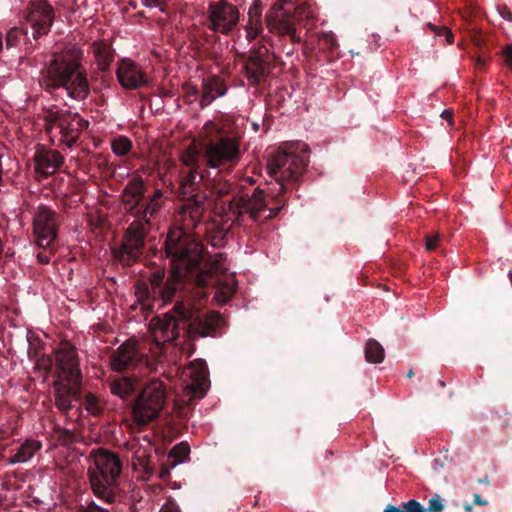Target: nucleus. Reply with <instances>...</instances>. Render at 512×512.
<instances>
[{
	"instance_id": "obj_41",
	"label": "nucleus",
	"mask_w": 512,
	"mask_h": 512,
	"mask_svg": "<svg viewBox=\"0 0 512 512\" xmlns=\"http://www.w3.org/2000/svg\"><path fill=\"white\" fill-rule=\"evenodd\" d=\"M173 467H170L168 464V460H166L165 463H163L159 470V478L162 480H167L170 477V469Z\"/></svg>"
},
{
	"instance_id": "obj_52",
	"label": "nucleus",
	"mask_w": 512,
	"mask_h": 512,
	"mask_svg": "<svg viewBox=\"0 0 512 512\" xmlns=\"http://www.w3.org/2000/svg\"><path fill=\"white\" fill-rule=\"evenodd\" d=\"M413 376H414V371H413V369H410V370L408 371V373H407V377H408V378H412Z\"/></svg>"
},
{
	"instance_id": "obj_54",
	"label": "nucleus",
	"mask_w": 512,
	"mask_h": 512,
	"mask_svg": "<svg viewBox=\"0 0 512 512\" xmlns=\"http://www.w3.org/2000/svg\"><path fill=\"white\" fill-rule=\"evenodd\" d=\"M64 434L70 438L72 437V433L69 430H64Z\"/></svg>"
},
{
	"instance_id": "obj_45",
	"label": "nucleus",
	"mask_w": 512,
	"mask_h": 512,
	"mask_svg": "<svg viewBox=\"0 0 512 512\" xmlns=\"http://www.w3.org/2000/svg\"><path fill=\"white\" fill-rule=\"evenodd\" d=\"M473 501L476 505H480V506H486L488 504V501L486 500H483L479 494L475 493L473 495Z\"/></svg>"
},
{
	"instance_id": "obj_49",
	"label": "nucleus",
	"mask_w": 512,
	"mask_h": 512,
	"mask_svg": "<svg viewBox=\"0 0 512 512\" xmlns=\"http://www.w3.org/2000/svg\"><path fill=\"white\" fill-rule=\"evenodd\" d=\"M187 93L191 96H197L199 94V90L196 86H190Z\"/></svg>"
},
{
	"instance_id": "obj_2",
	"label": "nucleus",
	"mask_w": 512,
	"mask_h": 512,
	"mask_svg": "<svg viewBox=\"0 0 512 512\" xmlns=\"http://www.w3.org/2000/svg\"><path fill=\"white\" fill-rule=\"evenodd\" d=\"M154 320L157 328L149 347L135 338L126 340L110 357L113 371L137 376L156 372L158 364L176 363L184 344L200 337H213L225 326L219 312L199 310L184 300H177L169 311Z\"/></svg>"
},
{
	"instance_id": "obj_35",
	"label": "nucleus",
	"mask_w": 512,
	"mask_h": 512,
	"mask_svg": "<svg viewBox=\"0 0 512 512\" xmlns=\"http://www.w3.org/2000/svg\"><path fill=\"white\" fill-rule=\"evenodd\" d=\"M143 6L147 8H158L161 12L166 13L168 2L167 0H141Z\"/></svg>"
},
{
	"instance_id": "obj_32",
	"label": "nucleus",
	"mask_w": 512,
	"mask_h": 512,
	"mask_svg": "<svg viewBox=\"0 0 512 512\" xmlns=\"http://www.w3.org/2000/svg\"><path fill=\"white\" fill-rule=\"evenodd\" d=\"M441 235L438 232L427 234L425 236V249L429 252L434 251L439 247Z\"/></svg>"
},
{
	"instance_id": "obj_19",
	"label": "nucleus",
	"mask_w": 512,
	"mask_h": 512,
	"mask_svg": "<svg viewBox=\"0 0 512 512\" xmlns=\"http://www.w3.org/2000/svg\"><path fill=\"white\" fill-rule=\"evenodd\" d=\"M190 376L192 378L191 390L194 395L203 397L206 393L205 384L207 382L206 363L199 359L192 362L189 366Z\"/></svg>"
},
{
	"instance_id": "obj_14",
	"label": "nucleus",
	"mask_w": 512,
	"mask_h": 512,
	"mask_svg": "<svg viewBox=\"0 0 512 512\" xmlns=\"http://www.w3.org/2000/svg\"><path fill=\"white\" fill-rule=\"evenodd\" d=\"M35 171L47 178L54 174L64 163V157L57 150L39 147L33 156Z\"/></svg>"
},
{
	"instance_id": "obj_7",
	"label": "nucleus",
	"mask_w": 512,
	"mask_h": 512,
	"mask_svg": "<svg viewBox=\"0 0 512 512\" xmlns=\"http://www.w3.org/2000/svg\"><path fill=\"white\" fill-rule=\"evenodd\" d=\"M88 460V475L94 494L106 504H112L115 501L114 487L122 470L118 455L99 448L91 451Z\"/></svg>"
},
{
	"instance_id": "obj_34",
	"label": "nucleus",
	"mask_w": 512,
	"mask_h": 512,
	"mask_svg": "<svg viewBox=\"0 0 512 512\" xmlns=\"http://www.w3.org/2000/svg\"><path fill=\"white\" fill-rule=\"evenodd\" d=\"M425 510L426 512H442L444 510V505L442 504L440 495L435 494L432 498H430L428 507Z\"/></svg>"
},
{
	"instance_id": "obj_8",
	"label": "nucleus",
	"mask_w": 512,
	"mask_h": 512,
	"mask_svg": "<svg viewBox=\"0 0 512 512\" xmlns=\"http://www.w3.org/2000/svg\"><path fill=\"white\" fill-rule=\"evenodd\" d=\"M166 387L159 379L150 380L141 390L133 405L134 420L147 425L158 417L166 401Z\"/></svg>"
},
{
	"instance_id": "obj_55",
	"label": "nucleus",
	"mask_w": 512,
	"mask_h": 512,
	"mask_svg": "<svg viewBox=\"0 0 512 512\" xmlns=\"http://www.w3.org/2000/svg\"><path fill=\"white\" fill-rule=\"evenodd\" d=\"M135 16H137V17H145L143 11L138 12Z\"/></svg>"
},
{
	"instance_id": "obj_27",
	"label": "nucleus",
	"mask_w": 512,
	"mask_h": 512,
	"mask_svg": "<svg viewBox=\"0 0 512 512\" xmlns=\"http://www.w3.org/2000/svg\"><path fill=\"white\" fill-rule=\"evenodd\" d=\"M111 148L117 156H125L130 152L132 142L125 136H119L112 141Z\"/></svg>"
},
{
	"instance_id": "obj_37",
	"label": "nucleus",
	"mask_w": 512,
	"mask_h": 512,
	"mask_svg": "<svg viewBox=\"0 0 512 512\" xmlns=\"http://www.w3.org/2000/svg\"><path fill=\"white\" fill-rule=\"evenodd\" d=\"M55 251V243H53V249H44L37 254V259L41 264H48L50 262V256Z\"/></svg>"
},
{
	"instance_id": "obj_46",
	"label": "nucleus",
	"mask_w": 512,
	"mask_h": 512,
	"mask_svg": "<svg viewBox=\"0 0 512 512\" xmlns=\"http://www.w3.org/2000/svg\"><path fill=\"white\" fill-rule=\"evenodd\" d=\"M475 66L479 70H484L486 67V61L483 57H478L475 61Z\"/></svg>"
},
{
	"instance_id": "obj_11",
	"label": "nucleus",
	"mask_w": 512,
	"mask_h": 512,
	"mask_svg": "<svg viewBox=\"0 0 512 512\" xmlns=\"http://www.w3.org/2000/svg\"><path fill=\"white\" fill-rule=\"evenodd\" d=\"M239 20V9L227 1L212 2L208 6L207 27L212 32L228 35L237 27Z\"/></svg>"
},
{
	"instance_id": "obj_48",
	"label": "nucleus",
	"mask_w": 512,
	"mask_h": 512,
	"mask_svg": "<svg viewBox=\"0 0 512 512\" xmlns=\"http://www.w3.org/2000/svg\"><path fill=\"white\" fill-rule=\"evenodd\" d=\"M441 117L448 120L450 123H452V119H453V112L450 111V110H445L443 111V113L441 114Z\"/></svg>"
},
{
	"instance_id": "obj_20",
	"label": "nucleus",
	"mask_w": 512,
	"mask_h": 512,
	"mask_svg": "<svg viewBox=\"0 0 512 512\" xmlns=\"http://www.w3.org/2000/svg\"><path fill=\"white\" fill-rule=\"evenodd\" d=\"M137 382V375L116 378L110 383L111 393L119 396L121 399H128L135 392Z\"/></svg>"
},
{
	"instance_id": "obj_51",
	"label": "nucleus",
	"mask_w": 512,
	"mask_h": 512,
	"mask_svg": "<svg viewBox=\"0 0 512 512\" xmlns=\"http://www.w3.org/2000/svg\"><path fill=\"white\" fill-rule=\"evenodd\" d=\"M128 4H129V6H130L131 8H133V9H136V8H137V6H138V5H137V2H136V1H134V0H130Z\"/></svg>"
},
{
	"instance_id": "obj_12",
	"label": "nucleus",
	"mask_w": 512,
	"mask_h": 512,
	"mask_svg": "<svg viewBox=\"0 0 512 512\" xmlns=\"http://www.w3.org/2000/svg\"><path fill=\"white\" fill-rule=\"evenodd\" d=\"M55 11L47 0H31L26 7V20L33 30V38L47 35L53 25Z\"/></svg>"
},
{
	"instance_id": "obj_18",
	"label": "nucleus",
	"mask_w": 512,
	"mask_h": 512,
	"mask_svg": "<svg viewBox=\"0 0 512 512\" xmlns=\"http://www.w3.org/2000/svg\"><path fill=\"white\" fill-rule=\"evenodd\" d=\"M263 6L260 0H254L253 4L249 7L247 16L248 22L245 26L246 38L248 41L256 39L264 30L262 21Z\"/></svg>"
},
{
	"instance_id": "obj_26",
	"label": "nucleus",
	"mask_w": 512,
	"mask_h": 512,
	"mask_svg": "<svg viewBox=\"0 0 512 512\" xmlns=\"http://www.w3.org/2000/svg\"><path fill=\"white\" fill-rule=\"evenodd\" d=\"M82 405L93 416H99L103 412V405L99 398L92 393L85 395Z\"/></svg>"
},
{
	"instance_id": "obj_25",
	"label": "nucleus",
	"mask_w": 512,
	"mask_h": 512,
	"mask_svg": "<svg viewBox=\"0 0 512 512\" xmlns=\"http://www.w3.org/2000/svg\"><path fill=\"white\" fill-rule=\"evenodd\" d=\"M383 512H426L424 506L415 499L402 502L400 506L388 504Z\"/></svg>"
},
{
	"instance_id": "obj_5",
	"label": "nucleus",
	"mask_w": 512,
	"mask_h": 512,
	"mask_svg": "<svg viewBox=\"0 0 512 512\" xmlns=\"http://www.w3.org/2000/svg\"><path fill=\"white\" fill-rule=\"evenodd\" d=\"M55 376L53 391L56 408L63 414L74 408L80 399L82 374L76 348L68 341L55 350Z\"/></svg>"
},
{
	"instance_id": "obj_24",
	"label": "nucleus",
	"mask_w": 512,
	"mask_h": 512,
	"mask_svg": "<svg viewBox=\"0 0 512 512\" xmlns=\"http://www.w3.org/2000/svg\"><path fill=\"white\" fill-rule=\"evenodd\" d=\"M385 352L382 345L375 339H369L365 346V359L369 363H381L384 360Z\"/></svg>"
},
{
	"instance_id": "obj_53",
	"label": "nucleus",
	"mask_w": 512,
	"mask_h": 512,
	"mask_svg": "<svg viewBox=\"0 0 512 512\" xmlns=\"http://www.w3.org/2000/svg\"><path fill=\"white\" fill-rule=\"evenodd\" d=\"M283 5L293 4V0H282Z\"/></svg>"
},
{
	"instance_id": "obj_17",
	"label": "nucleus",
	"mask_w": 512,
	"mask_h": 512,
	"mask_svg": "<svg viewBox=\"0 0 512 512\" xmlns=\"http://www.w3.org/2000/svg\"><path fill=\"white\" fill-rule=\"evenodd\" d=\"M228 91L225 81L218 75H211L202 80L199 105L202 109L209 106L214 100L224 96Z\"/></svg>"
},
{
	"instance_id": "obj_22",
	"label": "nucleus",
	"mask_w": 512,
	"mask_h": 512,
	"mask_svg": "<svg viewBox=\"0 0 512 512\" xmlns=\"http://www.w3.org/2000/svg\"><path fill=\"white\" fill-rule=\"evenodd\" d=\"M93 52L99 69L107 71L114 60L115 53L113 49L108 44L100 42L93 45Z\"/></svg>"
},
{
	"instance_id": "obj_44",
	"label": "nucleus",
	"mask_w": 512,
	"mask_h": 512,
	"mask_svg": "<svg viewBox=\"0 0 512 512\" xmlns=\"http://www.w3.org/2000/svg\"><path fill=\"white\" fill-rule=\"evenodd\" d=\"M498 10L504 19L512 21V13L506 6L499 7Z\"/></svg>"
},
{
	"instance_id": "obj_50",
	"label": "nucleus",
	"mask_w": 512,
	"mask_h": 512,
	"mask_svg": "<svg viewBox=\"0 0 512 512\" xmlns=\"http://www.w3.org/2000/svg\"><path fill=\"white\" fill-rule=\"evenodd\" d=\"M478 482L483 484H489V478L488 476H486L484 478L479 479Z\"/></svg>"
},
{
	"instance_id": "obj_16",
	"label": "nucleus",
	"mask_w": 512,
	"mask_h": 512,
	"mask_svg": "<svg viewBox=\"0 0 512 512\" xmlns=\"http://www.w3.org/2000/svg\"><path fill=\"white\" fill-rule=\"evenodd\" d=\"M89 122L83 119L79 114L68 113L62 121H60L59 134L61 135L60 141L66 144L68 147H72L77 140L81 132L86 129Z\"/></svg>"
},
{
	"instance_id": "obj_36",
	"label": "nucleus",
	"mask_w": 512,
	"mask_h": 512,
	"mask_svg": "<svg viewBox=\"0 0 512 512\" xmlns=\"http://www.w3.org/2000/svg\"><path fill=\"white\" fill-rule=\"evenodd\" d=\"M470 38L473 44L477 47H482L484 45V37L480 30L473 28L470 30Z\"/></svg>"
},
{
	"instance_id": "obj_9",
	"label": "nucleus",
	"mask_w": 512,
	"mask_h": 512,
	"mask_svg": "<svg viewBox=\"0 0 512 512\" xmlns=\"http://www.w3.org/2000/svg\"><path fill=\"white\" fill-rule=\"evenodd\" d=\"M283 10L281 17L267 13L265 15V23L269 32L275 35L271 45L272 47L290 58L296 51V44L300 42V37L296 33L293 21L284 16H288L292 9L281 6Z\"/></svg>"
},
{
	"instance_id": "obj_47",
	"label": "nucleus",
	"mask_w": 512,
	"mask_h": 512,
	"mask_svg": "<svg viewBox=\"0 0 512 512\" xmlns=\"http://www.w3.org/2000/svg\"><path fill=\"white\" fill-rule=\"evenodd\" d=\"M235 292V286L229 287L226 292L221 290V293H223L225 296L223 298V301L228 300Z\"/></svg>"
},
{
	"instance_id": "obj_28",
	"label": "nucleus",
	"mask_w": 512,
	"mask_h": 512,
	"mask_svg": "<svg viewBox=\"0 0 512 512\" xmlns=\"http://www.w3.org/2000/svg\"><path fill=\"white\" fill-rule=\"evenodd\" d=\"M68 113L60 110H49L45 115L46 122V131L47 133H51L54 127L59 128L60 121L66 116Z\"/></svg>"
},
{
	"instance_id": "obj_33",
	"label": "nucleus",
	"mask_w": 512,
	"mask_h": 512,
	"mask_svg": "<svg viewBox=\"0 0 512 512\" xmlns=\"http://www.w3.org/2000/svg\"><path fill=\"white\" fill-rule=\"evenodd\" d=\"M428 27L433 32H435L438 36H441V35L445 36L446 41H447L448 44H452L453 43V40H454L453 34H452L451 30L448 29L447 27H445V26L437 27L436 25H434L432 23H429Z\"/></svg>"
},
{
	"instance_id": "obj_42",
	"label": "nucleus",
	"mask_w": 512,
	"mask_h": 512,
	"mask_svg": "<svg viewBox=\"0 0 512 512\" xmlns=\"http://www.w3.org/2000/svg\"><path fill=\"white\" fill-rule=\"evenodd\" d=\"M139 465L143 466L144 471L146 473H151L153 471V468L149 465V456L144 455L137 458Z\"/></svg>"
},
{
	"instance_id": "obj_1",
	"label": "nucleus",
	"mask_w": 512,
	"mask_h": 512,
	"mask_svg": "<svg viewBox=\"0 0 512 512\" xmlns=\"http://www.w3.org/2000/svg\"><path fill=\"white\" fill-rule=\"evenodd\" d=\"M309 156V147L304 142L285 143L268 160V172L278 188L276 192L267 193L255 186L256 180L252 177L238 182L211 179L198 153L184 151L178 186V195L183 201L178 212L181 225L171 228L165 240L171 273L165 280V271L158 269L149 275L148 281L137 282L135 295L143 308L153 311L155 303L159 306L171 303L184 282L198 287L212 282L213 267L204 262L202 244L192 233L204 219L210 195L214 197L215 213L227 216L235 225L249 229L263 225L286 206V193L299 185Z\"/></svg>"
},
{
	"instance_id": "obj_13",
	"label": "nucleus",
	"mask_w": 512,
	"mask_h": 512,
	"mask_svg": "<svg viewBox=\"0 0 512 512\" xmlns=\"http://www.w3.org/2000/svg\"><path fill=\"white\" fill-rule=\"evenodd\" d=\"M277 58L276 53L270 52L264 45L251 50L245 63L246 76L250 83L257 85L263 81Z\"/></svg>"
},
{
	"instance_id": "obj_21",
	"label": "nucleus",
	"mask_w": 512,
	"mask_h": 512,
	"mask_svg": "<svg viewBox=\"0 0 512 512\" xmlns=\"http://www.w3.org/2000/svg\"><path fill=\"white\" fill-rule=\"evenodd\" d=\"M42 444L38 440L27 439L16 450L15 454L8 459V464L25 463L40 450Z\"/></svg>"
},
{
	"instance_id": "obj_4",
	"label": "nucleus",
	"mask_w": 512,
	"mask_h": 512,
	"mask_svg": "<svg viewBox=\"0 0 512 512\" xmlns=\"http://www.w3.org/2000/svg\"><path fill=\"white\" fill-rule=\"evenodd\" d=\"M204 167L219 169L235 166L241 159V127L228 116L209 121L202 128Z\"/></svg>"
},
{
	"instance_id": "obj_6",
	"label": "nucleus",
	"mask_w": 512,
	"mask_h": 512,
	"mask_svg": "<svg viewBox=\"0 0 512 512\" xmlns=\"http://www.w3.org/2000/svg\"><path fill=\"white\" fill-rule=\"evenodd\" d=\"M39 83L48 91L63 87L76 100H84L90 93L87 73L81 64L65 55H54L40 72Z\"/></svg>"
},
{
	"instance_id": "obj_38",
	"label": "nucleus",
	"mask_w": 512,
	"mask_h": 512,
	"mask_svg": "<svg viewBox=\"0 0 512 512\" xmlns=\"http://www.w3.org/2000/svg\"><path fill=\"white\" fill-rule=\"evenodd\" d=\"M293 10L297 18L309 17V7L306 3L297 4Z\"/></svg>"
},
{
	"instance_id": "obj_57",
	"label": "nucleus",
	"mask_w": 512,
	"mask_h": 512,
	"mask_svg": "<svg viewBox=\"0 0 512 512\" xmlns=\"http://www.w3.org/2000/svg\"><path fill=\"white\" fill-rule=\"evenodd\" d=\"M471 509H472V507H471L470 505H466V506H465V510H466V511H470Z\"/></svg>"
},
{
	"instance_id": "obj_30",
	"label": "nucleus",
	"mask_w": 512,
	"mask_h": 512,
	"mask_svg": "<svg viewBox=\"0 0 512 512\" xmlns=\"http://www.w3.org/2000/svg\"><path fill=\"white\" fill-rule=\"evenodd\" d=\"M26 35V32L19 27H12L6 33L5 43L6 48H14L17 47L20 43L21 39Z\"/></svg>"
},
{
	"instance_id": "obj_15",
	"label": "nucleus",
	"mask_w": 512,
	"mask_h": 512,
	"mask_svg": "<svg viewBox=\"0 0 512 512\" xmlns=\"http://www.w3.org/2000/svg\"><path fill=\"white\" fill-rule=\"evenodd\" d=\"M116 76L119 83L125 89H138L147 84L144 72L140 66L130 59H122L118 63Z\"/></svg>"
},
{
	"instance_id": "obj_3",
	"label": "nucleus",
	"mask_w": 512,
	"mask_h": 512,
	"mask_svg": "<svg viewBox=\"0 0 512 512\" xmlns=\"http://www.w3.org/2000/svg\"><path fill=\"white\" fill-rule=\"evenodd\" d=\"M125 212L134 218L124 233L119 247L112 249L113 257L122 265L131 266L138 262L144 253L146 234L151 221L159 213L164 203L161 189L147 194V185L139 175L132 176L121 193Z\"/></svg>"
},
{
	"instance_id": "obj_23",
	"label": "nucleus",
	"mask_w": 512,
	"mask_h": 512,
	"mask_svg": "<svg viewBox=\"0 0 512 512\" xmlns=\"http://www.w3.org/2000/svg\"><path fill=\"white\" fill-rule=\"evenodd\" d=\"M190 447L186 442L176 444L169 452L167 459L170 467H176L189 457Z\"/></svg>"
},
{
	"instance_id": "obj_10",
	"label": "nucleus",
	"mask_w": 512,
	"mask_h": 512,
	"mask_svg": "<svg viewBox=\"0 0 512 512\" xmlns=\"http://www.w3.org/2000/svg\"><path fill=\"white\" fill-rule=\"evenodd\" d=\"M61 216L45 205L38 206L33 217V229L39 248L53 249Z\"/></svg>"
},
{
	"instance_id": "obj_29",
	"label": "nucleus",
	"mask_w": 512,
	"mask_h": 512,
	"mask_svg": "<svg viewBox=\"0 0 512 512\" xmlns=\"http://www.w3.org/2000/svg\"><path fill=\"white\" fill-rule=\"evenodd\" d=\"M319 49L333 53L338 47V43L333 33H322L318 38Z\"/></svg>"
},
{
	"instance_id": "obj_31",
	"label": "nucleus",
	"mask_w": 512,
	"mask_h": 512,
	"mask_svg": "<svg viewBox=\"0 0 512 512\" xmlns=\"http://www.w3.org/2000/svg\"><path fill=\"white\" fill-rule=\"evenodd\" d=\"M75 512H111L110 509L98 505L95 501L77 506Z\"/></svg>"
},
{
	"instance_id": "obj_40",
	"label": "nucleus",
	"mask_w": 512,
	"mask_h": 512,
	"mask_svg": "<svg viewBox=\"0 0 512 512\" xmlns=\"http://www.w3.org/2000/svg\"><path fill=\"white\" fill-rule=\"evenodd\" d=\"M159 512H181V510L175 501L169 499L163 504Z\"/></svg>"
},
{
	"instance_id": "obj_56",
	"label": "nucleus",
	"mask_w": 512,
	"mask_h": 512,
	"mask_svg": "<svg viewBox=\"0 0 512 512\" xmlns=\"http://www.w3.org/2000/svg\"><path fill=\"white\" fill-rule=\"evenodd\" d=\"M439 385L444 388L446 386L445 382L443 380H439Z\"/></svg>"
},
{
	"instance_id": "obj_43",
	"label": "nucleus",
	"mask_w": 512,
	"mask_h": 512,
	"mask_svg": "<svg viewBox=\"0 0 512 512\" xmlns=\"http://www.w3.org/2000/svg\"><path fill=\"white\" fill-rule=\"evenodd\" d=\"M224 234L222 232H218V236L213 237L211 240V244L214 247H220L223 245Z\"/></svg>"
},
{
	"instance_id": "obj_39",
	"label": "nucleus",
	"mask_w": 512,
	"mask_h": 512,
	"mask_svg": "<svg viewBox=\"0 0 512 512\" xmlns=\"http://www.w3.org/2000/svg\"><path fill=\"white\" fill-rule=\"evenodd\" d=\"M502 56L504 58V63L512 69V43L506 45L502 49Z\"/></svg>"
}]
</instances>
